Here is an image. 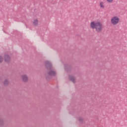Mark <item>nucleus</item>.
Segmentation results:
<instances>
[{
	"mask_svg": "<svg viewBox=\"0 0 127 127\" xmlns=\"http://www.w3.org/2000/svg\"><path fill=\"white\" fill-rule=\"evenodd\" d=\"M100 6H101V7H102L103 8H104V7H105L104 5H103V2L100 3Z\"/></svg>",
	"mask_w": 127,
	"mask_h": 127,
	"instance_id": "nucleus-14",
	"label": "nucleus"
},
{
	"mask_svg": "<svg viewBox=\"0 0 127 127\" xmlns=\"http://www.w3.org/2000/svg\"><path fill=\"white\" fill-rule=\"evenodd\" d=\"M21 78L23 82H24V83H26V82H27L28 81V76L26 75V74H23L21 75Z\"/></svg>",
	"mask_w": 127,
	"mask_h": 127,
	"instance_id": "nucleus-6",
	"label": "nucleus"
},
{
	"mask_svg": "<svg viewBox=\"0 0 127 127\" xmlns=\"http://www.w3.org/2000/svg\"><path fill=\"white\" fill-rule=\"evenodd\" d=\"M38 22H39V21L38 20L35 19L33 23L34 26H38Z\"/></svg>",
	"mask_w": 127,
	"mask_h": 127,
	"instance_id": "nucleus-8",
	"label": "nucleus"
},
{
	"mask_svg": "<svg viewBox=\"0 0 127 127\" xmlns=\"http://www.w3.org/2000/svg\"><path fill=\"white\" fill-rule=\"evenodd\" d=\"M69 79L70 80V81H71V82H72V83H76V79H75V77L73 75H69Z\"/></svg>",
	"mask_w": 127,
	"mask_h": 127,
	"instance_id": "nucleus-7",
	"label": "nucleus"
},
{
	"mask_svg": "<svg viewBox=\"0 0 127 127\" xmlns=\"http://www.w3.org/2000/svg\"><path fill=\"white\" fill-rule=\"evenodd\" d=\"M4 59L5 62H7V63L10 62L11 58L8 55H4Z\"/></svg>",
	"mask_w": 127,
	"mask_h": 127,
	"instance_id": "nucleus-5",
	"label": "nucleus"
},
{
	"mask_svg": "<svg viewBox=\"0 0 127 127\" xmlns=\"http://www.w3.org/2000/svg\"><path fill=\"white\" fill-rule=\"evenodd\" d=\"M119 21H120V18L117 16H114L111 19V22L112 24H114V25H116V24L119 23Z\"/></svg>",
	"mask_w": 127,
	"mask_h": 127,
	"instance_id": "nucleus-3",
	"label": "nucleus"
},
{
	"mask_svg": "<svg viewBox=\"0 0 127 127\" xmlns=\"http://www.w3.org/2000/svg\"><path fill=\"white\" fill-rule=\"evenodd\" d=\"M108 2H112L113 0H107Z\"/></svg>",
	"mask_w": 127,
	"mask_h": 127,
	"instance_id": "nucleus-15",
	"label": "nucleus"
},
{
	"mask_svg": "<svg viewBox=\"0 0 127 127\" xmlns=\"http://www.w3.org/2000/svg\"><path fill=\"white\" fill-rule=\"evenodd\" d=\"M90 27L92 28V29H95L96 31H97L98 33L103 30V26L102 23H101L100 22H91L90 23Z\"/></svg>",
	"mask_w": 127,
	"mask_h": 127,
	"instance_id": "nucleus-1",
	"label": "nucleus"
},
{
	"mask_svg": "<svg viewBox=\"0 0 127 127\" xmlns=\"http://www.w3.org/2000/svg\"><path fill=\"white\" fill-rule=\"evenodd\" d=\"M70 68V66H69L68 65H64V69L65 71H68V69Z\"/></svg>",
	"mask_w": 127,
	"mask_h": 127,
	"instance_id": "nucleus-11",
	"label": "nucleus"
},
{
	"mask_svg": "<svg viewBox=\"0 0 127 127\" xmlns=\"http://www.w3.org/2000/svg\"><path fill=\"white\" fill-rule=\"evenodd\" d=\"M56 76V72L53 70H51L48 72V74H46L45 77L47 81L51 80L52 76Z\"/></svg>",
	"mask_w": 127,
	"mask_h": 127,
	"instance_id": "nucleus-2",
	"label": "nucleus"
},
{
	"mask_svg": "<svg viewBox=\"0 0 127 127\" xmlns=\"http://www.w3.org/2000/svg\"><path fill=\"white\" fill-rule=\"evenodd\" d=\"M3 61V58L1 57V56H0V64Z\"/></svg>",
	"mask_w": 127,
	"mask_h": 127,
	"instance_id": "nucleus-12",
	"label": "nucleus"
},
{
	"mask_svg": "<svg viewBox=\"0 0 127 127\" xmlns=\"http://www.w3.org/2000/svg\"><path fill=\"white\" fill-rule=\"evenodd\" d=\"M78 121H79V123H80V124H82V123L83 122V118H82V117L78 118Z\"/></svg>",
	"mask_w": 127,
	"mask_h": 127,
	"instance_id": "nucleus-10",
	"label": "nucleus"
},
{
	"mask_svg": "<svg viewBox=\"0 0 127 127\" xmlns=\"http://www.w3.org/2000/svg\"><path fill=\"white\" fill-rule=\"evenodd\" d=\"M45 65L48 70H51L52 69V64L50 61H46Z\"/></svg>",
	"mask_w": 127,
	"mask_h": 127,
	"instance_id": "nucleus-4",
	"label": "nucleus"
},
{
	"mask_svg": "<svg viewBox=\"0 0 127 127\" xmlns=\"http://www.w3.org/2000/svg\"><path fill=\"white\" fill-rule=\"evenodd\" d=\"M9 82L8 81V80L7 79H5L4 82H3V84L4 85V86H7V85H8Z\"/></svg>",
	"mask_w": 127,
	"mask_h": 127,
	"instance_id": "nucleus-9",
	"label": "nucleus"
},
{
	"mask_svg": "<svg viewBox=\"0 0 127 127\" xmlns=\"http://www.w3.org/2000/svg\"><path fill=\"white\" fill-rule=\"evenodd\" d=\"M3 125V121H2V119H0V126H2Z\"/></svg>",
	"mask_w": 127,
	"mask_h": 127,
	"instance_id": "nucleus-13",
	"label": "nucleus"
}]
</instances>
